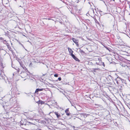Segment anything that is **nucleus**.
I'll return each instance as SVG.
<instances>
[{
    "label": "nucleus",
    "instance_id": "f257e3e1",
    "mask_svg": "<svg viewBox=\"0 0 130 130\" xmlns=\"http://www.w3.org/2000/svg\"><path fill=\"white\" fill-rule=\"evenodd\" d=\"M22 75L23 76H26L29 74V72L27 70H25L24 71H23L21 72Z\"/></svg>",
    "mask_w": 130,
    "mask_h": 130
},
{
    "label": "nucleus",
    "instance_id": "f03ea898",
    "mask_svg": "<svg viewBox=\"0 0 130 130\" xmlns=\"http://www.w3.org/2000/svg\"><path fill=\"white\" fill-rule=\"evenodd\" d=\"M72 40L73 42L76 44L77 46H78V40H76L74 38H72Z\"/></svg>",
    "mask_w": 130,
    "mask_h": 130
},
{
    "label": "nucleus",
    "instance_id": "7ed1b4c3",
    "mask_svg": "<svg viewBox=\"0 0 130 130\" xmlns=\"http://www.w3.org/2000/svg\"><path fill=\"white\" fill-rule=\"evenodd\" d=\"M68 50L69 51V54H70V55L71 56H72V55H73V51L69 47H68Z\"/></svg>",
    "mask_w": 130,
    "mask_h": 130
},
{
    "label": "nucleus",
    "instance_id": "20e7f679",
    "mask_svg": "<svg viewBox=\"0 0 130 130\" xmlns=\"http://www.w3.org/2000/svg\"><path fill=\"white\" fill-rule=\"evenodd\" d=\"M55 115L58 118H59L60 117V114L58 112H54Z\"/></svg>",
    "mask_w": 130,
    "mask_h": 130
},
{
    "label": "nucleus",
    "instance_id": "39448f33",
    "mask_svg": "<svg viewBox=\"0 0 130 130\" xmlns=\"http://www.w3.org/2000/svg\"><path fill=\"white\" fill-rule=\"evenodd\" d=\"M72 58L74 59L76 61H79V60L74 55H72V56H71Z\"/></svg>",
    "mask_w": 130,
    "mask_h": 130
},
{
    "label": "nucleus",
    "instance_id": "423d86ee",
    "mask_svg": "<svg viewBox=\"0 0 130 130\" xmlns=\"http://www.w3.org/2000/svg\"><path fill=\"white\" fill-rule=\"evenodd\" d=\"M69 110L68 109H67L65 111V112L66 113V114L68 116H69L70 115V113L69 112Z\"/></svg>",
    "mask_w": 130,
    "mask_h": 130
},
{
    "label": "nucleus",
    "instance_id": "0eeeda50",
    "mask_svg": "<svg viewBox=\"0 0 130 130\" xmlns=\"http://www.w3.org/2000/svg\"><path fill=\"white\" fill-rule=\"evenodd\" d=\"M4 68L3 63H0V70H3Z\"/></svg>",
    "mask_w": 130,
    "mask_h": 130
},
{
    "label": "nucleus",
    "instance_id": "6e6552de",
    "mask_svg": "<svg viewBox=\"0 0 130 130\" xmlns=\"http://www.w3.org/2000/svg\"><path fill=\"white\" fill-rule=\"evenodd\" d=\"M37 103L38 104H41V105L44 103L41 101H39L37 102Z\"/></svg>",
    "mask_w": 130,
    "mask_h": 130
},
{
    "label": "nucleus",
    "instance_id": "1a4fd4ad",
    "mask_svg": "<svg viewBox=\"0 0 130 130\" xmlns=\"http://www.w3.org/2000/svg\"><path fill=\"white\" fill-rule=\"evenodd\" d=\"M79 52L81 53H84V52L82 50H81V49H80L79 50Z\"/></svg>",
    "mask_w": 130,
    "mask_h": 130
},
{
    "label": "nucleus",
    "instance_id": "9d476101",
    "mask_svg": "<svg viewBox=\"0 0 130 130\" xmlns=\"http://www.w3.org/2000/svg\"><path fill=\"white\" fill-rule=\"evenodd\" d=\"M22 68L24 70H27V69H26V67L25 66H22Z\"/></svg>",
    "mask_w": 130,
    "mask_h": 130
},
{
    "label": "nucleus",
    "instance_id": "9b49d317",
    "mask_svg": "<svg viewBox=\"0 0 130 130\" xmlns=\"http://www.w3.org/2000/svg\"><path fill=\"white\" fill-rule=\"evenodd\" d=\"M39 91H42L43 90V89H38Z\"/></svg>",
    "mask_w": 130,
    "mask_h": 130
},
{
    "label": "nucleus",
    "instance_id": "f8f14e48",
    "mask_svg": "<svg viewBox=\"0 0 130 130\" xmlns=\"http://www.w3.org/2000/svg\"><path fill=\"white\" fill-rule=\"evenodd\" d=\"M38 89H36L35 92V93L38 92L39 91V90Z\"/></svg>",
    "mask_w": 130,
    "mask_h": 130
},
{
    "label": "nucleus",
    "instance_id": "ddd939ff",
    "mask_svg": "<svg viewBox=\"0 0 130 130\" xmlns=\"http://www.w3.org/2000/svg\"><path fill=\"white\" fill-rule=\"evenodd\" d=\"M38 89H36L35 92V93L38 92L39 91V90Z\"/></svg>",
    "mask_w": 130,
    "mask_h": 130
},
{
    "label": "nucleus",
    "instance_id": "4468645a",
    "mask_svg": "<svg viewBox=\"0 0 130 130\" xmlns=\"http://www.w3.org/2000/svg\"><path fill=\"white\" fill-rule=\"evenodd\" d=\"M58 75L57 74H55L54 75V76L55 77H57L58 76Z\"/></svg>",
    "mask_w": 130,
    "mask_h": 130
},
{
    "label": "nucleus",
    "instance_id": "2eb2a0df",
    "mask_svg": "<svg viewBox=\"0 0 130 130\" xmlns=\"http://www.w3.org/2000/svg\"><path fill=\"white\" fill-rule=\"evenodd\" d=\"M3 43H6L7 42L5 40H3Z\"/></svg>",
    "mask_w": 130,
    "mask_h": 130
},
{
    "label": "nucleus",
    "instance_id": "dca6fc26",
    "mask_svg": "<svg viewBox=\"0 0 130 130\" xmlns=\"http://www.w3.org/2000/svg\"><path fill=\"white\" fill-rule=\"evenodd\" d=\"M20 69H19V68H18V69L17 71H18V73H19V71H20Z\"/></svg>",
    "mask_w": 130,
    "mask_h": 130
},
{
    "label": "nucleus",
    "instance_id": "f3484780",
    "mask_svg": "<svg viewBox=\"0 0 130 130\" xmlns=\"http://www.w3.org/2000/svg\"><path fill=\"white\" fill-rule=\"evenodd\" d=\"M58 79L59 81H60L61 80V77H59Z\"/></svg>",
    "mask_w": 130,
    "mask_h": 130
},
{
    "label": "nucleus",
    "instance_id": "a211bd4d",
    "mask_svg": "<svg viewBox=\"0 0 130 130\" xmlns=\"http://www.w3.org/2000/svg\"><path fill=\"white\" fill-rule=\"evenodd\" d=\"M102 63V65L104 67H105V64H104V62H103Z\"/></svg>",
    "mask_w": 130,
    "mask_h": 130
},
{
    "label": "nucleus",
    "instance_id": "6ab92c4d",
    "mask_svg": "<svg viewBox=\"0 0 130 130\" xmlns=\"http://www.w3.org/2000/svg\"><path fill=\"white\" fill-rule=\"evenodd\" d=\"M0 40L3 41L4 40L2 38H0Z\"/></svg>",
    "mask_w": 130,
    "mask_h": 130
},
{
    "label": "nucleus",
    "instance_id": "aec40b11",
    "mask_svg": "<svg viewBox=\"0 0 130 130\" xmlns=\"http://www.w3.org/2000/svg\"><path fill=\"white\" fill-rule=\"evenodd\" d=\"M47 19H48V20H52V19H51L50 18H48Z\"/></svg>",
    "mask_w": 130,
    "mask_h": 130
},
{
    "label": "nucleus",
    "instance_id": "412c9836",
    "mask_svg": "<svg viewBox=\"0 0 130 130\" xmlns=\"http://www.w3.org/2000/svg\"><path fill=\"white\" fill-rule=\"evenodd\" d=\"M95 21L96 22V21H97V20H96V19H95Z\"/></svg>",
    "mask_w": 130,
    "mask_h": 130
},
{
    "label": "nucleus",
    "instance_id": "4be33fe9",
    "mask_svg": "<svg viewBox=\"0 0 130 130\" xmlns=\"http://www.w3.org/2000/svg\"><path fill=\"white\" fill-rule=\"evenodd\" d=\"M29 123H31V124H33V123H30V122H29Z\"/></svg>",
    "mask_w": 130,
    "mask_h": 130
},
{
    "label": "nucleus",
    "instance_id": "5701e85b",
    "mask_svg": "<svg viewBox=\"0 0 130 130\" xmlns=\"http://www.w3.org/2000/svg\"><path fill=\"white\" fill-rule=\"evenodd\" d=\"M117 84H118V82L117 81Z\"/></svg>",
    "mask_w": 130,
    "mask_h": 130
},
{
    "label": "nucleus",
    "instance_id": "b1692460",
    "mask_svg": "<svg viewBox=\"0 0 130 130\" xmlns=\"http://www.w3.org/2000/svg\"><path fill=\"white\" fill-rule=\"evenodd\" d=\"M22 46H23L24 47V46H23V45L22 44Z\"/></svg>",
    "mask_w": 130,
    "mask_h": 130
},
{
    "label": "nucleus",
    "instance_id": "393cba45",
    "mask_svg": "<svg viewBox=\"0 0 130 130\" xmlns=\"http://www.w3.org/2000/svg\"><path fill=\"white\" fill-rule=\"evenodd\" d=\"M113 1H115V0H113Z\"/></svg>",
    "mask_w": 130,
    "mask_h": 130
}]
</instances>
